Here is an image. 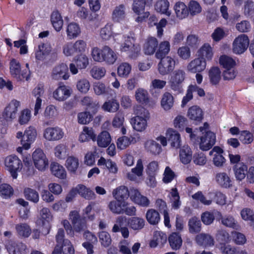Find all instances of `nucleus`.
I'll return each instance as SVG.
<instances>
[{"mask_svg":"<svg viewBox=\"0 0 254 254\" xmlns=\"http://www.w3.org/2000/svg\"><path fill=\"white\" fill-rule=\"evenodd\" d=\"M186 72L184 69L174 70L169 82L171 89L177 93L183 92L182 83L186 78Z\"/></svg>","mask_w":254,"mask_h":254,"instance_id":"1","label":"nucleus"},{"mask_svg":"<svg viewBox=\"0 0 254 254\" xmlns=\"http://www.w3.org/2000/svg\"><path fill=\"white\" fill-rule=\"evenodd\" d=\"M4 164L12 178L16 179L17 172L22 167L21 160L15 155H9L5 158Z\"/></svg>","mask_w":254,"mask_h":254,"instance_id":"2","label":"nucleus"},{"mask_svg":"<svg viewBox=\"0 0 254 254\" xmlns=\"http://www.w3.org/2000/svg\"><path fill=\"white\" fill-rule=\"evenodd\" d=\"M68 219L72 224L75 232L80 233L86 228L85 217H81L79 211L76 210L71 211L69 213Z\"/></svg>","mask_w":254,"mask_h":254,"instance_id":"3","label":"nucleus"},{"mask_svg":"<svg viewBox=\"0 0 254 254\" xmlns=\"http://www.w3.org/2000/svg\"><path fill=\"white\" fill-rule=\"evenodd\" d=\"M32 157L35 167L39 170L44 171L47 167L48 159L41 149H36L33 152Z\"/></svg>","mask_w":254,"mask_h":254,"instance_id":"4","label":"nucleus"},{"mask_svg":"<svg viewBox=\"0 0 254 254\" xmlns=\"http://www.w3.org/2000/svg\"><path fill=\"white\" fill-rule=\"evenodd\" d=\"M149 117L148 112H137V115L130 120L133 128L138 131H144L147 127V120Z\"/></svg>","mask_w":254,"mask_h":254,"instance_id":"5","label":"nucleus"},{"mask_svg":"<svg viewBox=\"0 0 254 254\" xmlns=\"http://www.w3.org/2000/svg\"><path fill=\"white\" fill-rule=\"evenodd\" d=\"M135 96L136 101L141 103L146 109H153L156 105V101L150 99L147 91L143 89L137 90Z\"/></svg>","mask_w":254,"mask_h":254,"instance_id":"6","label":"nucleus"},{"mask_svg":"<svg viewBox=\"0 0 254 254\" xmlns=\"http://www.w3.org/2000/svg\"><path fill=\"white\" fill-rule=\"evenodd\" d=\"M134 40L132 37H127L125 43L122 45L121 50L126 53L130 58L137 57L140 48L138 45L134 44Z\"/></svg>","mask_w":254,"mask_h":254,"instance_id":"7","label":"nucleus"},{"mask_svg":"<svg viewBox=\"0 0 254 254\" xmlns=\"http://www.w3.org/2000/svg\"><path fill=\"white\" fill-rule=\"evenodd\" d=\"M160 62L158 64V71L162 75H167L172 72L175 67L176 62L175 60L170 56L160 59Z\"/></svg>","mask_w":254,"mask_h":254,"instance_id":"8","label":"nucleus"},{"mask_svg":"<svg viewBox=\"0 0 254 254\" xmlns=\"http://www.w3.org/2000/svg\"><path fill=\"white\" fill-rule=\"evenodd\" d=\"M37 135L36 128L30 126L26 128L24 132L23 138L21 140V144L25 150H28L31 148V145L35 141Z\"/></svg>","mask_w":254,"mask_h":254,"instance_id":"9","label":"nucleus"},{"mask_svg":"<svg viewBox=\"0 0 254 254\" xmlns=\"http://www.w3.org/2000/svg\"><path fill=\"white\" fill-rule=\"evenodd\" d=\"M249 45V40L248 36L241 34L237 37L233 43V51L237 54L243 53L248 48Z\"/></svg>","mask_w":254,"mask_h":254,"instance_id":"10","label":"nucleus"},{"mask_svg":"<svg viewBox=\"0 0 254 254\" xmlns=\"http://www.w3.org/2000/svg\"><path fill=\"white\" fill-rule=\"evenodd\" d=\"M215 142V134L211 131H207L200 137L199 148L203 151H207L214 145Z\"/></svg>","mask_w":254,"mask_h":254,"instance_id":"11","label":"nucleus"},{"mask_svg":"<svg viewBox=\"0 0 254 254\" xmlns=\"http://www.w3.org/2000/svg\"><path fill=\"white\" fill-rule=\"evenodd\" d=\"M5 247L9 254H27L29 252L26 245L22 243L9 241Z\"/></svg>","mask_w":254,"mask_h":254,"instance_id":"12","label":"nucleus"},{"mask_svg":"<svg viewBox=\"0 0 254 254\" xmlns=\"http://www.w3.org/2000/svg\"><path fill=\"white\" fill-rule=\"evenodd\" d=\"M69 76L68 67L65 64H59L54 67L52 70L51 77L54 80H66Z\"/></svg>","mask_w":254,"mask_h":254,"instance_id":"13","label":"nucleus"},{"mask_svg":"<svg viewBox=\"0 0 254 254\" xmlns=\"http://www.w3.org/2000/svg\"><path fill=\"white\" fill-rule=\"evenodd\" d=\"M64 135L63 130L59 127H49L44 131V137L49 141H56L62 139Z\"/></svg>","mask_w":254,"mask_h":254,"instance_id":"14","label":"nucleus"},{"mask_svg":"<svg viewBox=\"0 0 254 254\" xmlns=\"http://www.w3.org/2000/svg\"><path fill=\"white\" fill-rule=\"evenodd\" d=\"M40 216L37 223L39 225L45 227L46 229V234H48L51 228L50 222L52 221L53 219L51 212L49 208L44 207L40 210Z\"/></svg>","mask_w":254,"mask_h":254,"instance_id":"15","label":"nucleus"},{"mask_svg":"<svg viewBox=\"0 0 254 254\" xmlns=\"http://www.w3.org/2000/svg\"><path fill=\"white\" fill-rule=\"evenodd\" d=\"M140 136L137 133L127 137L123 136L119 137L117 141V145L118 149L123 150L128 147L131 144H134L140 140Z\"/></svg>","mask_w":254,"mask_h":254,"instance_id":"16","label":"nucleus"},{"mask_svg":"<svg viewBox=\"0 0 254 254\" xmlns=\"http://www.w3.org/2000/svg\"><path fill=\"white\" fill-rule=\"evenodd\" d=\"M130 198L135 203L142 206L148 207L150 204L149 199L141 194L139 191L135 189H130L129 190Z\"/></svg>","mask_w":254,"mask_h":254,"instance_id":"17","label":"nucleus"},{"mask_svg":"<svg viewBox=\"0 0 254 254\" xmlns=\"http://www.w3.org/2000/svg\"><path fill=\"white\" fill-rule=\"evenodd\" d=\"M205 60L197 58L192 60L187 65V69L191 73L200 72L204 70L206 67Z\"/></svg>","mask_w":254,"mask_h":254,"instance_id":"18","label":"nucleus"},{"mask_svg":"<svg viewBox=\"0 0 254 254\" xmlns=\"http://www.w3.org/2000/svg\"><path fill=\"white\" fill-rule=\"evenodd\" d=\"M215 181L221 188L228 189L232 187L233 182L229 174L226 172H220L215 174Z\"/></svg>","mask_w":254,"mask_h":254,"instance_id":"19","label":"nucleus"},{"mask_svg":"<svg viewBox=\"0 0 254 254\" xmlns=\"http://www.w3.org/2000/svg\"><path fill=\"white\" fill-rule=\"evenodd\" d=\"M196 243L203 247H212L215 241L213 237L209 234L201 233L197 234L195 237Z\"/></svg>","mask_w":254,"mask_h":254,"instance_id":"20","label":"nucleus"},{"mask_svg":"<svg viewBox=\"0 0 254 254\" xmlns=\"http://www.w3.org/2000/svg\"><path fill=\"white\" fill-rule=\"evenodd\" d=\"M166 136L172 147L178 149L181 145V137L180 133L173 129L169 128L167 130Z\"/></svg>","mask_w":254,"mask_h":254,"instance_id":"21","label":"nucleus"},{"mask_svg":"<svg viewBox=\"0 0 254 254\" xmlns=\"http://www.w3.org/2000/svg\"><path fill=\"white\" fill-rule=\"evenodd\" d=\"M127 204L125 200H113L109 202L108 207L110 210L114 214H123V208Z\"/></svg>","mask_w":254,"mask_h":254,"instance_id":"22","label":"nucleus"},{"mask_svg":"<svg viewBox=\"0 0 254 254\" xmlns=\"http://www.w3.org/2000/svg\"><path fill=\"white\" fill-rule=\"evenodd\" d=\"M52 174L57 178L60 179H65L67 174L64 167L58 163L53 162L50 166Z\"/></svg>","mask_w":254,"mask_h":254,"instance_id":"23","label":"nucleus"},{"mask_svg":"<svg viewBox=\"0 0 254 254\" xmlns=\"http://www.w3.org/2000/svg\"><path fill=\"white\" fill-rule=\"evenodd\" d=\"M75 187L77 194H79L81 197L87 200H92L95 198L96 195L95 193L85 186L79 184Z\"/></svg>","mask_w":254,"mask_h":254,"instance_id":"24","label":"nucleus"},{"mask_svg":"<svg viewBox=\"0 0 254 254\" xmlns=\"http://www.w3.org/2000/svg\"><path fill=\"white\" fill-rule=\"evenodd\" d=\"M70 95L68 87L64 85H60L54 92V97L59 101H63L67 98Z\"/></svg>","mask_w":254,"mask_h":254,"instance_id":"25","label":"nucleus"},{"mask_svg":"<svg viewBox=\"0 0 254 254\" xmlns=\"http://www.w3.org/2000/svg\"><path fill=\"white\" fill-rule=\"evenodd\" d=\"M51 23L55 29L57 31H60L63 26L64 21L63 18L58 11H54L51 15Z\"/></svg>","mask_w":254,"mask_h":254,"instance_id":"26","label":"nucleus"},{"mask_svg":"<svg viewBox=\"0 0 254 254\" xmlns=\"http://www.w3.org/2000/svg\"><path fill=\"white\" fill-rule=\"evenodd\" d=\"M179 157L181 162L184 164H188L191 161L192 151L188 145H184L180 149Z\"/></svg>","mask_w":254,"mask_h":254,"instance_id":"27","label":"nucleus"},{"mask_svg":"<svg viewBox=\"0 0 254 254\" xmlns=\"http://www.w3.org/2000/svg\"><path fill=\"white\" fill-rule=\"evenodd\" d=\"M188 230L190 234L198 233L201 230V223L200 220L196 217L190 218L188 223Z\"/></svg>","mask_w":254,"mask_h":254,"instance_id":"28","label":"nucleus"},{"mask_svg":"<svg viewBox=\"0 0 254 254\" xmlns=\"http://www.w3.org/2000/svg\"><path fill=\"white\" fill-rule=\"evenodd\" d=\"M158 44V41L154 37H150L144 44L143 51L146 55H151L153 54L156 50Z\"/></svg>","mask_w":254,"mask_h":254,"instance_id":"29","label":"nucleus"},{"mask_svg":"<svg viewBox=\"0 0 254 254\" xmlns=\"http://www.w3.org/2000/svg\"><path fill=\"white\" fill-rule=\"evenodd\" d=\"M157 21L158 19L154 15H152L149 18V24L151 26H156L157 36L159 37H161L163 34V27L166 26L167 21L164 18H162L159 23L157 22Z\"/></svg>","mask_w":254,"mask_h":254,"instance_id":"30","label":"nucleus"},{"mask_svg":"<svg viewBox=\"0 0 254 254\" xmlns=\"http://www.w3.org/2000/svg\"><path fill=\"white\" fill-rule=\"evenodd\" d=\"M96 140L99 147L105 148L110 144L112 138L108 131H103L98 135Z\"/></svg>","mask_w":254,"mask_h":254,"instance_id":"31","label":"nucleus"},{"mask_svg":"<svg viewBox=\"0 0 254 254\" xmlns=\"http://www.w3.org/2000/svg\"><path fill=\"white\" fill-rule=\"evenodd\" d=\"M90 139L96 140V135L91 128L84 127L82 132L80 133L78 140L81 142L88 141Z\"/></svg>","mask_w":254,"mask_h":254,"instance_id":"32","label":"nucleus"},{"mask_svg":"<svg viewBox=\"0 0 254 254\" xmlns=\"http://www.w3.org/2000/svg\"><path fill=\"white\" fill-rule=\"evenodd\" d=\"M113 196L115 199L125 200V199L130 196L129 191L128 189L124 186H121L114 189L112 192Z\"/></svg>","mask_w":254,"mask_h":254,"instance_id":"33","label":"nucleus"},{"mask_svg":"<svg viewBox=\"0 0 254 254\" xmlns=\"http://www.w3.org/2000/svg\"><path fill=\"white\" fill-rule=\"evenodd\" d=\"M103 62L109 64H113L117 59V55L108 46L103 47Z\"/></svg>","mask_w":254,"mask_h":254,"instance_id":"34","label":"nucleus"},{"mask_svg":"<svg viewBox=\"0 0 254 254\" xmlns=\"http://www.w3.org/2000/svg\"><path fill=\"white\" fill-rule=\"evenodd\" d=\"M221 72L219 67H212L208 71V77L210 83L213 85L218 84L221 78Z\"/></svg>","mask_w":254,"mask_h":254,"instance_id":"35","label":"nucleus"},{"mask_svg":"<svg viewBox=\"0 0 254 254\" xmlns=\"http://www.w3.org/2000/svg\"><path fill=\"white\" fill-rule=\"evenodd\" d=\"M170 51V45L168 41L161 42L158 46V49L155 53V57L157 59H162L166 57Z\"/></svg>","mask_w":254,"mask_h":254,"instance_id":"36","label":"nucleus"},{"mask_svg":"<svg viewBox=\"0 0 254 254\" xmlns=\"http://www.w3.org/2000/svg\"><path fill=\"white\" fill-rule=\"evenodd\" d=\"M168 239L170 247L172 249L177 250L181 248L183 241L179 233H172L169 237Z\"/></svg>","mask_w":254,"mask_h":254,"instance_id":"37","label":"nucleus"},{"mask_svg":"<svg viewBox=\"0 0 254 254\" xmlns=\"http://www.w3.org/2000/svg\"><path fill=\"white\" fill-rule=\"evenodd\" d=\"M169 197L173 208L179 209L181 205V201L179 193L176 188H173L171 190Z\"/></svg>","mask_w":254,"mask_h":254,"instance_id":"38","label":"nucleus"},{"mask_svg":"<svg viewBox=\"0 0 254 254\" xmlns=\"http://www.w3.org/2000/svg\"><path fill=\"white\" fill-rule=\"evenodd\" d=\"M126 16V7L123 4L115 7L112 12V19L114 21L119 22Z\"/></svg>","mask_w":254,"mask_h":254,"instance_id":"39","label":"nucleus"},{"mask_svg":"<svg viewBox=\"0 0 254 254\" xmlns=\"http://www.w3.org/2000/svg\"><path fill=\"white\" fill-rule=\"evenodd\" d=\"M145 148L147 152L154 155L159 154L162 151L161 146L153 140H147L145 142Z\"/></svg>","mask_w":254,"mask_h":254,"instance_id":"40","label":"nucleus"},{"mask_svg":"<svg viewBox=\"0 0 254 254\" xmlns=\"http://www.w3.org/2000/svg\"><path fill=\"white\" fill-rule=\"evenodd\" d=\"M79 162L77 158L71 156L67 158L65 166L67 170L71 173L75 174L79 167Z\"/></svg>","mask_w":254,"mask_h":254,"instance_id":"41","label":"nucleus"},{"mask_svg":"<svg viewBox=\"0 0 254 254\" xmlns=\"http://www.w3.org/2000/svg\"><path fill=\"white\" fill-rule=\"evenodd\" d=\"M66 31L67 36L69 39L76 38L81 32L79 25L74 22H71L68 24Z\"/></svg>","mask_w":254,"mask_h":254,"instance_id":"42","label":"nucleus"},{"mask_svg":"<svg viewBox=\"0 0 254 254\" xmlns=\"http://www.w3.org/2000/svg\"><path fill=\"white\" fill-rule=\"evenodd\" d=\"M177 16L180 19H183L188 16L189 11L187 6L182 2H177L174 6Z\"/></svg>","mask_w":254,"mask_h":254,"instance_id":"43","label":"nucleus"},{"mask_svg":"<svg viewBox=\"0 0 254 254\" xmlns=\"http://www.w3.org/2000/svg\"><path fill=\"white\" fill-rule=\"evenodd\" d=\"M234 171L236 179L242 181L246 177V174L248 171V167L244 163H240L235 165Z\"/></svg>","mask_w":254,"mask_h":254,"instance_id":"44","label":"nucleus"},{"mask_svg":"<svg viewBox=\"0 0 254 254\" xmlns=\"http://www.w3.org/2000/svg\"><path fill=\"white\" fill-rule=\"evenodd\" d=\"M145 217L147 222L151 225H157L160 220L159 212L152 208L147 211Z\"/></svg>","mask_w":254,"mask_h":254,"instance_id":"45","label":"nucleus"},{"mask_svg":"<svg viewBox=\"0 0 254 254\" xmlns=\"http://www.w3.org/2000/svg\"><path fill=\"white\" fill-rule=\"evenodd\" d=\"M161 105L165 110L171 109L174 105V97L169 92H165L162 96Z\"/></svg>","mask_w":254,"mask_h":254,"instance_id":"46","label":"nucleus"},{"mask_svg":"<svg viewBox=\"0 0 254 254\" xmlns=\"http://www.w3.org/2000/svg\"><path fill=\"white\" fill-rule=\"evenodd\" d=\"M220 220L221 224L227 227L236 229L239 227L238 222L234 217L231 215L221 216Z\"/></svg>","mask_w":254,"mask_h":254,"instance_id":"47","label":"nucleus"},{"mask_svg":"<svg viewBox=\"0 0 254 254\" xmlns=\"http://www.w3.org/2000/svg\"><path fill=\"white\" fill-rule=\"evenodd\" d=\"M51 52L50 45L42 44L39 46V50L36 53V58L38 60H43Z\"/></svg>","mask_w":254,"mask_h":254,"instance_id":"48","label":"nucleus"},{"mask_svg":"<svg viewBox=\"0 0 254 254\" xmlns=\"http://www.w3.org/2000/svg\"><path fill=\"white\" fill-rule=\"evenodd\" d=\"M197 55L199 58L203 59H206L208 60L211 59L213 53L211 47L208 44H205L198 51Z\"/></svg>","mask_w":254,"mask_h":254,"instance_id":"49","label":"nucleus"},{"mask_svg":"<svg viewBox=\"0 0 254 254\" xmlns=\"http://www.w3.org/2000/svg\"><path fill=\"white\" fill-rule=\"evenodd\" d=\"M129 226L134 230H139L142 229L145 224V221L143 218L133 217L128 220Z\"/></svg>","mask_w":254,"mask_h":254,"instance_id":"50","label":"nucleus"},{"mask_svg":"<svg viewBox=\"0 0 254 254\" xmlns=\"http://www.w3.org/2000/svg\"><path fill=\"white\" fill-rule=\"evenodd\" d=\"M10 73L12 76L18 80H22L20 76L21 67L20 63L15 59H12L10 63Z\"/></svg>","mask_w":254,"mask_h":254,"instance_id":"51","label":"nucleus"},{"mask_svg":"<svg viewBox=\"0 0 254 254\" xmlns=\"http://www.w3.org/2000/svg\"><path fill=\"white\" fill-rule=\"evenodd\" d=\"M169 6V2L167 0H159L155 5V9L158 12L169 16L171 12L168 10Z\"/></svg>","mask_w":254,"mask_h":254,"instance_id":"52","label":"nucleus"},{"mask_svg":"<svg viewBox=\"0 0 254 254\" xmlns=\"http://www.w3.org/2000/svg\"><path fill=\"white\" fill-rule=\"evenodd\" d=\"M94 90L95 93L98 95L102 94H112L114 91L112 89L109 87H106L105 85L101 82H98L94 85Z\"/></svg>","mask_w":254,"mask_h":254,"instance_id":"53","label":"nucleus"},{"mask_svg":"<svg viewBox=\"0 0 254 254\" xmlns=\"http://www.w3.org/2000/svg\"><path fill=\"white\" fill-rule=\"evenodd\" d=\"M15 229L18 235L25 238L29 237L31 233L30 227L25 223L16 225Z\"/></svg>","mask_w":254,"mask_h":254,"instance_id":"54","label":"nucleus"},{"mask_svg":"<svg viewBox=\"0 0 254 254\" xmlns=\"http://www.w3.org/2000/svg\"><path fill=\"white\" fill-rule=\"evenodd\" d=\"M24 193L27 199L34 203H37L39 201V194L35 190L29 188H26L24 189Z\"/></svg>","mask_w":254,"mask_h":254,"instance_id":"55","label":"nucleus"},{"mask_svg":"<svg viewBox=\"0 0 254 254\" xmlns=\"http://www.w3.org/2000/svg\"><path fill=\"white\" fill-rule=\"evenodd\" d=\"M119 103L115 99L105 102L102 106L103 110L107 111H117L119 108Z\"/></svg>","mask_w":254,"mask_h":254,"instance_id":"56","label":"nucleus"},{"mask_svg":"<svg viewBox=\"0 0 254 254\" xmlns=\"http://www.w3.org/2000/svg\"><path fill=\"white\" fill-rule=\"evenodd\" d=\"M74 61L79 69H84L89 64L88 58L85 55L81 54L75 58Z\"/></svg>","mask_w":254,"mask_h":254,"instance_id":"57","label":"nucleus"},{"mask_svg":"<svg viewBox=\"0 0 254 254\" xmlns=\"http://www.w3.org/2000/svg\"><path fill=\"white\" fill-rule=\"evenodd\" d=\"M188 11L191 16L195 15L201 11L199 3L195 0H190L188 4Z\"/></svg>","mask_w":254,"mask_h":254,"instance_id":"58","label":"nucleus"},{"mask_svg":"<svg viewBox=\"0 0 254 254\" xmlns=\"http://www.w3.org/2000/svg\"><path fill=\"white\" fill-rule=\"evenodd\" d=\"M93 115L90 112H79L77 116L78 122L81 125L89 123L93 119Z\"/></svg>","mask_w":254,"mask_h":254,"instance_id":"59","label":"nucleus"},{"mask_svg":"<svg viewBox=\"0 0 254 254\" xmlns=\"http://www.w3.org/2000/svg\"><path fill=\"white\" fill-rule=\"evenodd\" d=\"M99 241L102 246L109 247L112 242L110 235L107 232L102 231L99 233Z\"/></svg>","mask_w":254,"mask_h":254,"instance_id":"60","label":"nucleus"},{"mask_svg":"<svg viewBox=\"0 0 254 254\" xmlns=\"http://www.w3.org/2000/svg\"><path fill=\"white\" fill-rule=\"evenodd\" d=\"M192 197L193 199L199 201L200 203L205 205H209L211 204L212 202V199H207L200 191H198L193 194Z\"/></svg>","mask_w":254,"mask_h":254,"instance_id":"61","label":"nucleus"},{"mask_svg":"<svg viewBox=\"0 0 254 254\" xmlns=\"http://www.w3.org/2000/svg\"><path fill=\"white\" fill-rule=\"evenodd\" d=\"M106 73V70L104 67L93 66L90 70L91 75L95 79H99L103 77Z\"/></svg>","mask_w":254,"mask_h":254,"instance_id":"62","label":"nucleus"},{"mask_svg":"<svg viewBox=\"0 0 254 254\" xmlns=\"http://www.w3.org/2000/svg\"><path fill=\"white\" fill-rule=\"evenodd\" d=\"M90 86L89 82L85 78L79 80L76 84L78 90L83 93H86L88 91Z\"/></svg>","mask_w":254,"mask_h":254,"instance_id":"63","label":"nucleus"},{"mask_svg":"<svg viewBox=\"0 0 254 254\" xmlns=\"http://www.w3.org/2000/svg\"><path fill=\"white\" fill-rule=\"evenodd\" d=\"M219 249L222 254H238L237 249L230 245L221 244Z\"/></svg>","mask_w":254,"mask_h":254,"instance_id":"64","label":"nucleus"}]
</instances>
